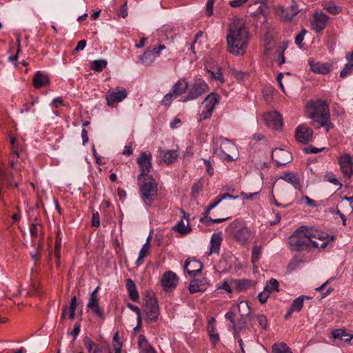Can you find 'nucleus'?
<instances>
[{"label": "nucleus", "mask_w": 353, "mask_h": 353, "mask_svg": "<svg viewBox=\"0 0 353 353\" xmlns=\"http://www.w3.org/2000/svg\"><path fill=\"white\" fill-rule=\"evenodd\" d=\"M334 240V235L303 225L289 237V244L294 251L301 250L310 245L317 249H324Z\"/></svg>", "instance_id": "f257e3e1"}, {"label": "nucleus", "mask_w": 353, "mask_h": 353, "mask_svg": "<svg viewBox=\"0 0 353 353\" xmlns=\"http://www.w3.org/2000/svg\"><path fill=\"white\" fill-rule=\"evenodd\" d=\"M228 50L235 56H242L248 45L249 32L243 19H234L227 33Z\"/></svg>", "instance_id": "f03ea898"}, {"label": "nucleus", "mask_w": 353, "mask_h": 353, "mask_svg": "<svg viewBox=\"0 0 353 353\" xmlns=\"http://www.w3.org/2000/svg\"><path fill=\"white\" fill-rule=\"evenodd\" d=\"M306 114L316 128L324 127L328 132L333 125L330 120V111L327 104L321 100L310 101L306 105Z\"/></svg>", "instance_id": "7ed1b4c3"}, {"label": "nucleus", "mask_w": 353, "mask_h": 353, "mask_svg": "<svg viewBox=\"0 0 353 353\" xmlns=\"http://www.w3.org/2000/svg\"><path fill=\"white\" fill-rule=\"evenodd\" d=\"M139 189L143 201L150 206L157 194V184L152 176H146L139 181Z\"/></svg>", "instance_id": "20e7f679"}, {"label": "nucleus", "mask_w": 353, "mask_h": 353, "mask_svg": "<svg viewBox=\"0 0 353 353\" xmlns=\"http://www.w3.org/2000/svg\"><path fill=\"white\" fill-rule=\"evenodd\" d=\"M228 229L235 239L242 245L246 244L251 236L250 228L245 223L237 220L232 222Z\"/></svg>", "instance_id": "39448f33"}, {"label": "nucleus", "mask_w": 353, "mask_h": 353, "mask_svg": "<svg viewBox=\"0 0 353 353\" xmlns=\"http://www.w3.org/2000/svg\"><path fill=\"white\" fill-rule=\"evenodd\" d=\"M208 91L207 83L202 79H195L188 86V94L182 99L183 102L195 100Z\"/></svg>", "instance_id": "423d86ee"}, {"label": "nucleus", "mask_w": 353, "mask_h": 353, "mask_svg": "<svg viewBox=\"0 0 353 353\" xmlns=\"http://www.w3.org/2000/svg\"><path fill=\"white\" fill-rule=\"evenodd\" d=\"M143 300L144 313H145L148 320L150 321H155L159 315V310L154 293L152 292H147L145 294Z\"/></svg>", "instance_id": "0eeeda50"}, {"label": "nucleus", "mask_w": 353, "mask_h": 353, "mask_svg": "<svg viewBox=\"0 0 353 353\" xmlns=\"http://www.w3.org/2000/svg\"><path fill=\"white\" fill-rule=\"evenodd\" d=\"M218 143L219 146L214 148V154L225 161H234L235 159L230 155V153L235 150V145L226 139H221L216 142V144Z\"/></svg>", "instance_id": "6e6552de"}, {"label": "nucleus", "mask_w": 353, "mask_h": 353, "mask_svg": "<svg viewBox=\"0 0 353 353\" xmlns=\"http://www.w3.org/2000/svg\"><path fill=\"white\" fill-rule=\"evenodd\" d=\"M219 99V96L215 92H211L205 97L203 102V109L199 114V121L208 119L211 117Z\"/></svg>", "instance_id": "1a4fd4ad"}, {"label": "nucleus", "mask_w": 353, "mask_h": 353, "mask_svg": "<svg viewBox=\"0 0 353 353\" xmlns=\"http://www.w3.org/2000/svg\"><path fill=\"white\" fill-rule=\"evenodd\" d=\"M137 163L141 170V173L138 175V180L141 181L143 177L149 176L148 174L152 168L151 154L147 152H141L137 159Z\"/></svg>", "instance_id": "9d476101"}, {"label": "nucleus", "mask_w": 353, "mask_h": 353, "mask_svg": "<svg viewBox=\"0 0 353 353\" xmlns=\"http://www.w3.org/2000/svg\"><path fill=\"white\" fill-rule=\"evenodd\" d=\"M165 49V46L164 45H159L152 49H148L139 57L138 62L145 65H150L159 57L161 52Z\"/></svg>", "instance_id": "9b49d317"}, {"label": "nucleus", "mask_w": 353, "mask_h": 353, "mask_svg": "<svg viewBox=\"0 0 353 353\" xmlns=\"http://www.w3.org/2000/svg\"><path fill=\"white\" fill-rule=\"evenodd\" d=\"M308 65L310 70L315 74L326 75L333 70V64L329 62H321L310 58Z\"/></svg>", "instance_id": "f8f14e48"}, {"label": "nucleus", "mask_w": 353, "mask_h": 353, "mask_svg": "<svg viewBox=\"0 0 353 353\" xmlns=\"http://www.w3.org/2000/svg\"><path fill=\"white\" fill-rule=\"evenodd\" d=\"M338 160L343 176L350 179L353 176V158L349 154H343Z\"/></svg>", "instance_id": "ddd939ff"}, {"label": "nucleus", "mask_w": 353, "mask_h": 353, "mask_svg": "<svg viewBox=\"0 0 353 353\" xmlns=\"http://www.w3.org/2000/svg\"><path fill=\"white\" fill-rule=\"evenodd\" d=\"M328 20L329 17L323 12H314L311 20V26L312 30L316 33L321 32L325 28Z\"/></svg>", "instance_id": "4468645a"}, {"label": "nucleus", "mask_w": 353, "mask_h": 353, "mask_svg": "<svg viewBox=\"0 0 353 353\" xmlns=\"http://www.w3.org/2000/svg\"><path fill=\"white\" fill-rule=\"evenodd\" d=\"M272 157L277 166L285 165L292 160V154L286 150L275 148L272 150Z\"/></svg>", "instance_id": "2eb2a0df"}, {"label": "nucleus", "mask_w": 353, "mask_h": 353, "mask_svg": "<svg viewBox=\"0 0 353 353\" xmlns=\"http://www.w3.org/2000/svg\"><path fill=\"white\" fill-rule=\"evenodd\" d=\"M299 10L295 3H293L290 7L284 8L279 6L276 8V14L280 17L282 20L291 21L293 17L296 15Z\"/></svg>", "instance_id": "dca6fc26"}, {"label": "nucleus", "mask_w": 353, "mask_h": 353, "mask_svg": "<svg viewBox=\"0 0 353 353\" xmlns=\"http://www.w3.org/2000/svg\"><path fill=\"white\" fill-rule=\"evenodd\" d=\"M128 96V92L125 88H117L114 90H110L105 96L108 105L110 106L114 103H120Z\"/></svg>", "instance_id": "f3484780"}, {"label": "nucleus", "mask_w": 353, "mask_h": 353, "mask_svg": "<svg viewBox=\"0 0 353 353\" xmlns=\"http://www.w3.org/2000/svg\"><path fill=\"white\" fill-rule=\"evenodd\" d=\"M210 281L206 278L192 279L189 284V291L191 294L205 292L210 286Z\"/></svg>", "instance_id": "a211bd4d"}, {"label": "nucleus", "mask_w": 353, "mask_h": 353, "mask_svg": "<svg viewBox=\"0 0 353 353\" xmlns=\"http://www.w3.org/2000/svg\"><path fill=\"white\" fill-rule=\"evenodd\" d=\"M263 120L268 127L275 130L279 128L283 124L282 117L277 112L264 114Z\"/></svg>", "instance_id": "6ab92c4d"}, {"label": "nucleus", "mask_w": 353, "mask_h": 353, "mask_svg": "<svg viewBox=\"0 0 353 353\" xmlns=\"http://www.w3.org/2000/svg\"><path fill=\"white\" fill-rule=\"evenodd\" d=\"M313 131L305 125H299L295 131V137L297 141L302 143H307L312 140Z\"/></svg>", "instance_id": "aec40b11"}, {"label": "nucleus", "mask_w": 353, "mask_h": 353, "mask_svg": "<svg viewBox=\"0 0 353 353\" xmlns=\"http://www.w3.org/2000/svg\"><path fill=\"white\" fill-rule=\"evenodd\" d=\"M178 276L175 273L168 271L164 273L161 279V284L165 290L174 288L178 283Z\"/></svg>", "instance_id": "412c9836"}, {"label": "nucleus", "mask_w": 353, "mask_h": 353, "mask_svg": "<svg viewBox=\"0 0 353 353\" xmlns=\"http://www.w3.org/2000/svg\"><path fill=\"white\" fill-rule=\"evenodd\" d=\"M203 268L202 263L197 260H186L184 263L183 270L188 272L190 276H196L201 272Z\"/></svg>", "instance_id": "4be33fe9"}, {"label": "nucleus", "mask_w": 353, "mask_h": 353, "mask_svg": "<svg viewBox=\"0 0 353 353\" xmlns=\"http://www.w3.org/2000/svg\"><path fill=\"white\" fill-rule=\"evenodd\" d=\"M32 83L34 87L39 89L41 87L48 85L50 84V78L41 71H37L33 77Z\"/></svg>", "instance_id": "5701e85b"}, {"label": "nucleus", "mask_w": 353, "mask_h": 353, "mask_svg": "<svg viewBox=\"0 0 353 353\" xmlns=\"http://www.w3.org/2000/svg\"><path fill=\"white\" fill-rule=\"evenodd\" d=\"M222 240V234L221 232L212 234L210 239V249L207 254L208 256L212 254H219Z\"/></svg>", "instance_id": "b1692460"}, {"label": "nucleus", "mask_w": 353, "mask_h": 353, "mask_svg": "<svg viewBox=\"0 0 353 353\" xmlns=\"http://www.w3.org/2000/svg\"><path fill=\"white\" fill-rule=\"evenodd\" d=\"M174 229L182 235L188 234L191 230L189 223V215L184 213L183 219L175 225Z\"/></svg>", "instance_id": "393cba45"}, {"label": "nucleus", "mask_w": 353, "mask_h": 353, "mask_svg": "<svg viewBox=\"0 0 353 353\" xmlns=\"http://www.w3.org/2000/svg\"><path fill=\"white\" fill-rule=\"evenodd\" d=\"M13 178L12 172L8 174L0 168V185H6L8 188L17 187L18 183L15 181H12Z\"/></svg>", "instance_id": "a878e982"}, {"label": "nucleus", "mask_w": 353, "mask_h": 353, "mask_svg": "<svg viewBox=\"0 0 353 353\" xmlns=\"http://www.w3.org/2000/svg\"><path fill=\"white\" fill-rule=\"evenodd\" d=\"M188 86L189 84L185 79L182 78L178 80L172 86L171 92L177 97L185 93L187 90L188 91Z\"/></svg>", "instance_id": "bb28decb"}, {"label": "nucleus", "mask_w": 353, "mask_h": 353, "mask_svg": "<svg viewBox=\"0 0 353 353\" xmlns=\"http://www.w3.org/2000/svg\"><path fill=\"white\" fill-rule=\"evenodd\" d=\"M332 338L345 343H350L353 339V335L348 334L345 329H336L332 332Z\"/></svg>", "instance_id": "cd10ccee"}, {"label": "nucleus", "mask_w": 353, "mask_h": 353, "mask_svg": "<svg viewBox=\"0 0 353 353\" xmlns=\"http://www.w3.org/2000/svg\"><path fill=\"white\" fill-rule=\"evenodd\" d=\"M159 156L161 159L167 164L173 163L178 157V152L175 150H159Z\"/></svg>", "instance_id": "c85d7f7f"}, {"label": "nucleus", "mask_w": 353, "mask_h": 353, "mask_svg": "<svg viewBox=\"0 0 353 353\" xmlns=\"http://www.w3.org/2000/svg\"><path fill=\"white\" fill-rule=\"evenodd\" d=\"M87 307L91 310L97 316L103 319L104 314L103 310L99 307V300L97 298H93V296L89 298Z\"/></svg>", "instance_id": "c756f323"}, {"label": "nucleus", "mask_w": 353, "mask_h": 353, "mask_svg": "<svg viewBox=\"0 0 353 353\" xmlns=\"http://www.w3.org/2000/svg\"><path fill=\"white\" fill-rule=\"evenodd\" d=\"M151 235L150 234L146 240V242L143 245L142 248L140 250L139 257L136 261L137 266H139L143 263V259L148 256L150 252V242Z\"/></svg>", "instance_id": "7c9ffc66"}, {"label": "nucleus", "mask_w": 353, "mask_h": 353, "mask_svg": "<svg viewBox=\"0 0 353 353\" xmlns=\"http://www.w3.org/2000/svg\"><path fill=\"white\" fill-rule=\"evenodd\" d=\"M215 319L211 318L208 323L207 330L212 343H216L219 341V334L216 332Z\"/></svg>", "instance_id": "2f4dec72"}, {"label": "nucleus", "mask_w": 353, "mask_h": 353, "mask_svg": "<svg viewBox=\"0 0 353 353\" xmlns=\"http://www.w3.org/2000/svg\"><path fill=\"white\" fill-rule=\"evenodd\" d=\"M83 343L88 353H103L102 347L99 344L94 343L89 337L85 336L83 339Z\"/></svg>", "instance_id": "473e14b6"}, {"label": "nucleus", "mask_w": 353, "mask_h": 353, "mask_svg": "<svg viewBox=\"0 0 353 353\" xmlns=\"http://www.w3.org/2000/svg\"><path fill=\"white\" fill-rule=\"evenodd\" d=\"M323 8L331 14H338L341 12L342 8L332 1H323L322 3Z\"/></svg>", "instance_id": "72a5a7b5"}, {"label": "nucleus", "mask_w": 353, "mask_h": 353, "mask_svg": "<svg viewBox=\"0 0 353 353\" xmlns=\"http://www.w3.org/2000/svg\"><path fill=\"white\" fill-rule=\"evenodd\" d=\"M122 347V339L120 337L119 332H117L113 336L112 351H110L109 353H121Z\"/></svg>", "instance_id": "f704fd0d"}, {"label": "nucleus", "mask_w": 353, "mask_h": 353, "mask_svg": "<svg viewBox=\"0 0 353 353\" xmlns=\"http://www.w3.org/2000/svg\"><path fill=\"white\" fill-rule=\"evenodd\" d=\"M126 288L130 296V298L133 301H138L139 300V293L137 292V290L136 288V285L132 280L128 279L126 282Z\"/></svg>", "instance_id": "c9c22d12"}, {"label": "nucleus", "mask_w": 353, "mask_h": 353, "mask_svg": "<svg viewBox=\"0 0 353 353\" xmlns=\"http://www.w3.org/2000/svg\"><path fill=\"white\" fill-rule=\"evenodd\" d=\"M308 299H310V297L304 295H301L296 298L291 305L290 307L292 308V310L294 312H300L303 307L304 301Z\"/></svg>", "instance_id": "e433bc0d"}, {"label": "nucleus", "mask_w": 353, "mask_h": 353, "mask_svg": "<svg viewBox=\"0 0 353 353\" xmlns=\"http://www.w3.org/2000/svg\"><path fill=\"white\" fill-rule=\"evenodd\" d=\"M259 3V6L256 12H251V14L254 16H257L258 14H265V10H267V5L263 1H259L258 0H252L251 3L249 4V6L251 7L252 5Z\"/></svg>", "instance_id": "4c0bfd02"}, {"label": "nucleus", "mask_w": 353, "mask_h": 353, "mask_svg": "<svg viewBox=\"0 0 353 353\" xmlns=\"http://www.w3.org/2000/svg\"><path fill=\"white\" fill-rule=\"evenodd\" d=\"M281 179L293 185L295 188H300L301 187L299 179L294 173H286L281 176Z\"/></svg>", "instance_id": "58836bf2"}, {"label": "nucleus", "mask_w": 353, "mask_h": 353, "mask_svg": "<svg viewBox=\"0 0 353 353\" xmlns=\"http://www.w3.org/2000/svg\"><path fill=\"white\" fill-rule=\"evenodd\" d=\"M272 353H292L290 347L284 343H275L272 345Z\"/></svg>", "instance_id": "ea45409f"}, {"label": "nucleus", "mask_w": 353, "mask_h": 353, "mask_svg": "<svg viewBox=\"0 0 353 353\" xmlns=\"http://www.w3.org/2000/svg\"><path fill=\"white\" fill-rule=\"evenodd\" d=\"M107 65V61L103 59L94 60L92 62L91 68L96 72H101Z\"/></svg>", "instance_id": "a19ab883"}, {"label": "nucleus", "mask_w": 353, "mask_h": 353, "mask_svg": "<svg viewBox=\"0 0 353 353\" xmlns=\"http://www.w3.org/2000/svg\"><path fill=\"white\" fill-rule=\"evenodd\" d=\"M208 72L210 74V77L211 79L215 80L220 83H223L224 82V77L221 72L220 68H218L216 71H212L208 70Z\"/></svg>", "instance_id": "79ce46f5"}, {"label": "nucleus", "mask_w": 353, "mask_h": 353, "mask_svg": "<svg viewBox=\"0 0 353 353\" xmlns=\"http://www.w3.org/2000/svg\"><path fill=\"white\" fill-rule=\"evenodd\" d=\"M225 317L226 319L229 320L232 323V325L230 327L234 330V332H236L238 330H241V327H239L234 322V312L232 311H229L225 314Z\"/></svg>", "instance_id": "37998d69"}, {"label": "nucleus", "mask_w": 353, "mask_h": 353, "mask_svg": "<svg viewBox=\"0 0 353 353\" xmlns=\"http://www.w3.org/2000/svg\"><path fill=\"white\" fill-rule=\"evenodd\" d=\"M279 282L275 279H272L270 280L269 283L265 285V288L266 290L269 291L272 293L274 291H279Z\"/></svg>", "instance_id": "c03bdc74"}, {"label": "nucleus", "mask_w": 353, "mask_h": 353, "mask_svg": "<svg viewBox=\"0 0 353 353\" xmlns=\"http://www.w3.org/2000/svg\"><path fill=\"white\" fill-rule=\"evenodd\" d=\"M261 248L257 245L254 246L251 256V261L252 263H255L259 261L261 256Z\"/></svg>", "instance_id": "a18cd8bd"}, {"label": "nucleus", "mask_w": 353, "mask_h": 353, "mask_svg": "<svg viewBox=\"0 0 353 353\" xmlns=\"http://www.w3.org/2000/svg\"><path fill=\"white\" fill-rule=\"evenodd\" d=\"M239 311L241 313V316H247L250 312V307L248 303L245 301H241L238 305Z\"/></svg>", "instance_id": "49530a36"}, {"label": "nucleus", "mask_w": 353, "mask_h": 353, "mask_svg": "<svg viewBox=\"0 0 353 353\" xmlns=\"http://www.w3.org/2000/svg\"><path fill=\"white\" fill-rule=\"evenodd\" d=\"M77 306V297L74 296L71 299L70 311H69V318L73 319L75 316V310Z\"/></svg>", "instance_id": "de8ad7c7"}, {"label": "nucleus", "mask_w": 353, "mask_h": 353, "mask_svg": "<svg viewBox=\"0 0 353 353\" xmlns=\"http://www.w3.org/2000/svg\"><path fill=\"white\" fill-rule=\"evenodd\" d=\"M252 285V281L248 279L239 280L236 281V287L239 290H245Z\"/></svg>", "instance_id": "09e8293b"}, {"label": "nucleus", "mask_w": 353, "mask_h": 353, "mask_svg": "<svg viewBox=\"0 0 353 353\" xmlns=\"http://www.w3.org/2000/svg\"><path fill=\"white\" fill-rule=\"evenodd\" d=\"M353 71V63L348 62L345 64L344 68L341 70L340 73V77L341 78L346 77L350 73Z\"/></svg>", "instance_id": "8fccbe9b"}, {"label": "nucleus", "mask_w": 353, "mask_h": 353, "mask_svg": "<svg viewBox=\"0 0 353 353\" xmlns=\"http://www.w3.org/2000/svg\"><path fill=\"white\" fill-rule=\"evenodd\" d=\"M61 239L57 237L55 243V248H54V256L57 259V260L59 259L61 256ZM57 265H59V261L57 262Z\"/></svg>", "instance_id": "3c124183"}, {"label": "nucleus", "mask_w": 353, "mask_h": 353, "mask_svg": "<svg viewBox=\"0 0 353 353\" xmlns=\"http://www.w3.org/2000/svg\"><path fill=\"white\" fill-rule=\"evenodd\" d=\"M175 98H176V97L174 96L172 92H170L164 96L161 101V103L165 106L170 105L172 101Z\"/></svg>", "instance_id": "603ef678"}, {"label": "nucleus", "mask_w": 353, "mask_h": 353, "mask_svg": "<svg viewBox=\"0 0 353 353\" xmlns=\"http://www.w3.org/2000/svg\"><path fill=\"white\" fill-rule=\"evenodd\" d=\"M270 294L271 293L269 291L266 290L265 288H264L263 291L260 292L258 295L259 301L261 303H265L267 301Z\"/></svg>", "instance_id": "864d4df0"}, {"label": "nucleus", "mask_w": 353, "mask_h": 353, "mask_svg": "<svg viewBox=\"0 0 353 353\" xmlns=\"http://www.w3.org/2000/svg\"><path fill=\"white\" fill-rule=\"evenodd\" d=\"M257 321L259 325L264 329H266L268 327V319L266 316L263 314H260L257 316Z\"/></svg>", "instance_id": "5fc2aeb1"}, {"label": "nucleus", "mask_w": 353, "mask_h": 353, "mask_svg": "<svg viewBox=\"0 0 353 353\" xmlns=\"http://www.w3.org/2000/svg\"><path fill=\"white\" fill-rule=\"evenodd\" d=\"M305 30H303L302 32H301L299 34H298L296 35V37H295V43L299 47V48H301L302 47V42L304 39V36H305Z\"/></svg>", "instance_id": "6e6d98bb"}, {"label": "nucleus", "mask_w": 353, "mask_h": 353, "mask_svg": "<svg viewBox=\"0 0 353 353\" xmlns=\"http://www.w3.org/2000/svg\"><path fill=\"white\" fill-rule=\"evenodd\" d=\"M248 0H232L229 2V5L232 8L242 7Z\"/></svg>", "instance_id": "4d7b16f0"}, {"label": "nucleus", "mask_w": 353, "mask_h": 353, "mask_svg": "<svg viewBox=\"0 0 353 353\" xmlns=\"http://www.w3.org/2000/svg\"><path fill=\"white\" fill-rule=\"evenodd\" d=\"M139 345L141 350L150 347L147 339L143 335H140L139 337Z\"/></svg>", "instance_id": "13d9d810"}, {"label": "nucleus", "mask_w": 353, "mask_h": 353, "mask_svg": "<svg viewBox=\"0 0 353 353\" xmlns=\"http://www.w3.org/2000/svg\"><path fill=\"white\" fill-rule=\"evenodd\" d=\"M214 0H208L206 3V14L210 17L213 14Z\"/></svg>", "instance_id": "bf43d9fd"}, {"label": "nucleus", "mask_w": 353, "mask_h": 353, "mask_svg": "<svg viewBox=\"0 0 353 353\" xmlns=\"http://www.w3.org/2000/svg\"><path fill=\"white\" fill-rule=\"evenodd\" d=\"M81 330L80 325L78 323H76L74 325L73 330L71 332V334L73 336L72 343L76 340L77 336L79 335Z\"/></svg>", "instance_id": "052dcab7"}, {"label": "nucleus", "mask_w": 353, "mask_h": 353, "mask_svg": "<svg viewBox=\"0 0 353 353\" xmlns=\"http://www.w3.org/2000/svg\"><path fill=\"white\" fill-rule=\"evenodd\" d=\"M92 225L94 227L100 225V218L98 212L93 213L92 217Z\"/></svg>", "instance_id": "680f3d73"}, {"label": "nucleus", "mask_w": 353, "mask_h": 353, "mask_svg": "<svg viewBox=\"0 0 353 353\" xmlns=\"http://www.w3.org/2000/svg\"><path fill=\"white\" fill-rule=\"evenodd\" d=\"M325 150V148H318L314 146H310L305 149V152L310 154H317Z\"/></svg>", "instance_id": "e2e57ef3"}, {"label": "nucleus", "mask_w": 353, "mask_h": 353, "mask_svg": "<svg viewBox=\"0 0 353 353\" xmlns=\"http://www.w3.org/2000/svg\"><path fill=\"white\" fill-rule=\"evenodd\" d=\"M204 163H205V165L206 167V172L208 173V174L210 175H212L214 174V169L212 166V164L210 161V160H208V159H203Z\"/></svg>", "instance_id": "0e129e2a"}, {"label": "nucleus", "mask_w": 353, "mask_h": 353, "mask_svg": "<svg viewBox=\"0 0 353 353\" xmlns=\"http://www.w3.org/2000/svg\"><path fill=\"white\" fill-rule=\"evenodd\" d=\"M284 48L282 50H279L278 54V59H276V62L279 65H283L285 62V59L284 57Z\"/></svg>", "instance_id": "69168bd1"}, {"label": "nucleus", "mask_w": 353, "mask_h": 353, "mask_svg": "<svg viewBox=\"0 0 353 353\" xmlns=\"http://www.w3.org/2000/svg\"><path fill=\"white\" fill-rule=\"evenodd\" d=\"M218 289L224 290L227 292H231V288L227 281H223L218 285Z\"/></svg>", "instance_id": "338daca9"}, {"label": "nucleus", "mask_w": 353, "mask_h": 353, "mask_svg": "<svg viewBox=\"0 0 353 353\" xmlns=\"http://www.w3.org/2000/svg\"><path fill=\"white\" fill-rule=\"evenodd\" d=\"M240 330H238L236 332H234V336L235 338H236L238 339V343H239V345L240 346L241 352L242 353H245V350H244L243 340H242L241 338H240V336H239V334Z\"/></svg>", "instance_id": "774afa93"}]
</instances>
